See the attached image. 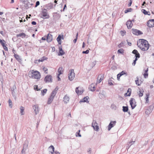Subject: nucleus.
Here are the masks:
<instances>
[{
    "label": "nucleus",
    "instance_id": "f257e3e1",
    "mask_svg": "<svg viewBox=\"0 0 154 154\" xmlns=\"http://www.w3.org/2000/svg\"><path fill=\"white\" fill-rule=\"evenodd\" d=\"M137 45L140 49L143 51L147 50L149 48V45L146 40L143 39H140Z\"/></svg>",
    "mask_w": 154,
    "mask_h": 154
},
{
    "label": "nucleus",
    "instance_id": "f03ea898",
    "mask_svg": "<svg viewBox=\"0 0 154 154\" xmlns=\"http://www.w3.org/2000/svg\"><path fill=\"white\" fill-rule=\"evenodd\" d=\"M29 76L32 79H39L40 78L41 75L39 72L34 70L30 71L29 73Z\"/></svg>",
    "mask_w": 154,
    "mask_h": 154
},
{
    "label": "nucleus",
    "instance_id": "7ed1b4c3",
    "mask_svg": "<svg viewBox=\"0 0 154 154\" xmlns=\"http://www.w3.org/2000/svg\"><path fill=\"white\" fill-rule=\"evenodd\" d=\"M69 73L68 74V79L71 81L73 80L75 77V73L73 69H71L69 71Z\"/></svg>",
    "mask_w": 154,
    "mask_h": 154
},
{
    "label": "nucleus",
    "instance_id": "20e7f679",
    "mask_svg": "<svg viewBox=\"0 0 154 154\" xmlns=\"http://www.w3.org/2000/svg\"><path fill=\"white\" fill-rule=\"evenodd\" d=\"M129 102L132 109H134L137 106L135 100L134 98H131L130 99Z\"/></svg>",
    "mask_w": 154,
    "mask_h": 154
},
{
    "label": "nucleus",
    "instance_id": "39448f33",
    "mask_svg": "<svg viewBox=\"0 0 154 154\" xmlns=\"http://www.w3.org/2000/svg\"><path fill=\"white\" fill-rule=\"evenodd\" d=\"M42 15L45 18L44 19H48L50 17L49 15L48 14L47 10L45 8L43 9L42 11Z\"/></svg>",
    "mask_w": 154,
    "mask_h": 154
},
{
    "label": "nucleus",
    "instance_id": "423d86ee",
    "mask_svg": "<svg viewBox=\"0 0 154 154\" xmlns=\"http://www.w3.org/2000/svg\"><path fill=\"white\" fill-rule=\"evenodd\" d=\"M132 33L133 34L137 35H138L143 34V33L141 31L137 29L133 28L132 29Z\"/></svg>",
    "mask_w": 154,
    "mask_h": 154
},
{
    "label": "nucleus",
    "instance_id": "0eeeda50",
    "mask_svg": "<svg viewBox=\"0 0 154 154\" xmlns=\"http://www.w3.org/2000/svg\"><path fill=\"white\" fill-rule=\"evenodd\" d=\"M52 77L51 75H48L45 76L44 79V81L46 82H52Z\"/></svg>",
    "mask_w": 154,
    "mask_h": 154
},
{
    "label": "nucleus",
    "instance_id": "6e6552de",
    "mask_svg": "<svg viewBox=\"0 0 154 154\" xmlns=\"http://www.w3.org/2000/svg\"><path fill=\"white\" fill-rule=\"evenodd\" d=\"M52 149L51 151H49V154H60V153L56 151H54V146L51 145L49 148V149Z\"/></svg>",
    "mask_w": 154,
    "mask_h": 154
},
{
    "label": "nucleus",
    "instance_id": "1a4fd4ad",
    "mask_svg": "<svg viewBox=\"0 0 154 154\" xmlns=\"http://www.w3.org/2000/svg\"><path fill=\"white\" fill-rule=\"evenodd\" d=\"M53 38L52 35L50 33H48L46 36V41L47 42L49 43L52 41Z\"/></svg>",
    "mask_w": 154,
    "mask_h": 154
},
{
    "label": "nucleus",
    "instance_id": "9d476101",
    "mask_svg": "<svg viewBox=\"0 0 154 154\" xmlns=\"http://www.w3.org/2000/svg\"><path fill=\"white\" fill-rule=\"evenodd\" d=\"M127 75V73L125 72V71H123L119 73L117 75V79L118 80H119L120 78L122 75Z\"/></svg>",
    "mask_w": 154,
    "mask_h": 154
},
{
    "label": "nucleus",
    "instance_id": "9b49d317",
    "mask_svg": "<svg viewBox=\"0 0 154 154\" xmlns=\"http://www.w3.org/2000/svg\"><path fill=\"white\" fill-rule=\"evenodd\" d=\"M116 121L111 122L108 125V130L109 131L114 126V125L116 124Z\"/></svg>",
    "mask_w": 154,
    "mask_h": 154
},
{
    "label": "nucleus",
    "instance_id": "f8f14e48",
    "mask_svg": "<svg viewBox=\"0 0 154 154\" xmlns=\"http://www.w3.org/2000/svg\"><path fill=\"white\" fill-rule=\"evenodd\" d=\"M126 25L127 26L128 28L130 29L131 28L133 24L132 23V21H131V20H129L127 22Z\"/></svg>",
    "mask_w": 154,
    "mask_h": 154
},
{
    "label": "nucleus",
    "instance_id": "ddd939ff",
    "mask_svg": "<svg viewBox=\"0 0 154 154\" xmlns=\"http://www.w3.org/2000/svg\"><path fill=\"white\" fill-rule=\"evenodd\" d=\"M14 57L20 63H21L22 59L18 54H15L14 55Z\"/></svg>",
    "mask_w": 154,
    "mask_h": 154
},
{
    "label": "nucleus",
    "instance_id": "4468645a",
    "mask_svg": "<svg viewBox=\"0 0 154 154\" xmlns=\"http://www.w3.org/2000/svg\"><path fill=\"white\" fill-rule=\"evenodd\" d=\"M89 98L88 96L85 97L83 99L80 100L79 103H81V102H86L87 103H88L89 101H88V99Z\"/></svg>",
    "mask_w": 154,
    "mask_h": 154
},
{
    "label": "nucleus",
    "instance_id": "2eb2a0df",
    "mask_svg": "<svg viewBox=\"0 0 154 154\" xmlns=\"http://www.w3.org/2000/svg\"><path fill=\"white\" fill-rule=\"evenodd\" d=\"M11 89L12 91V94L13 96H14L15 94V91H16V87L15 85H14L11 88Z\"/></svg>",
    "mask_w": 154,
    "mask_h": 154
},
{
    "label": "nucleus",
    "instance_id": "dca6fc26",
    "mask_svg": "<svg viewBox=\"0 0 154 154\" xmlns=\"http://www.w3.org/2000/svg\"><path fill=\"white\" fill-rule=\"evenodd\" d=\"M59 52L58 54V55L59 56H62L65 54V52L62 49L61 46L59 47Z\"/></svg>",
    "mask_w": 154,
    "mask_h": 154
},
{
    "label": "nucleus",
    "instance_id": "f3484780",
    "mask_svg": "<svg viewBox=\"0 0 154 154\" xmlns=\"http://www.w3.org/2000/svg\"><path fill=\"white\" fill-rule=\"evenodd\" d=\"M33 109H34V111L35 112V114H37L39 112V109L38 106L37 105H34L33 106Z\"/></svg>",
    "mask_w": 154,
    "mask_h": 154
},
{
    "label": "nucleus",
    "instance_id": "a211bd4d",
    "mask_svg": "<svg viewBox=\"0 0 154 154\" xmlns=\"http://www.w3.org/2000/svg\"><path fill=\"white\" fill-rule=\"evenodd\" d=\"M58 89V88H57V87H56L51 92L50 96H53L54 97L57 92V91Z\"/></svg>",
    "mask_w": 154,
    "mask_h": 154
},
{
    "label": "nucleus",
    "instance_id": "6ab92c4d",
    "mask_svg": "<svg viewBox=\"0 0 154 154\" xmlns=\"http://www.w3.org/2000/svg\"><path fill=\"white\" fill-rule=\"evenodd\" d=\"M26 34L25 33L23 32L20 33L19 34L16 35V37L17 38L19 37H20L22 38H24L26 37Z\"/></svg>",
    "mask_w": 154,
    "mask_h": 154
},
{
    "label": "nucleus",
    "instance_id": "aec40b11",
    "mask_svg": "<svg viewBox=\"0 0 154 154\" xmlns=\"http://www.w3.org/2000/svg\"><path fill=\"white\" fill-rule=\"evenodd\" d=\"M135 142V141H131L128 142L127 146H126V149H128Z\"/></svg>",
    "mask_w": 154,
    "mask_h": 154
},
{
    "label": "nucleus",
    "instance_id": "412c9836",
    "mask_svg": "<svg viewBox=\"0 0 154 154\" xmlns=\"http://www.w3.org/2000/svg\"><path fill=\"white\" fill-rule=\"evenodd\" d=\"M95 85L94 84H91L89 86V88L90 89L91 91H95Z\"/></svg>",
    "mask_w": 154,
    "mask_h": 154
},
{
    "label": "nucleus",
    "instance_id": "4be33fe9",
    "mask_svg": "<svg viewBox=\"0 0 154 154\" xmlns=\"http://www.w3.org/2000/svg\"><path fill=\"white\" fill-rule=\"evenodd\" d=\"M28 141L27 140H26L24 142L23 148L24 150H26L28 146Z\"/></svg>",
    "mask_w": 154,
    "mask_h": 154
},
{
    "label": "nucleus",
    "instance_id": "5701e85b",
    "mask_svg": "<svg viewBox=\"0 0 154 154\" xmlns=\"http://www.w3.org/2000/svg\"><path fill=\"white\" fill-rule=\"evenodd\" d=\"M69 98L67 95H65L63 97V101L66 103H67L69 101Z\"/></svg>",
    "mask_w": 154,
    "mask_h": 154
},
{
    "label": "nucleus",
    "instance_id": "b1692460",
    "mask_svg": "<svg viewBox=\"0 0 154 154\" xmlns=\"http://www.w3.org/2000/svg\"><path fill=\"white\" fill-rule=\"evenodd\" d=\"M46 7L48 9H51L53 7V4L51 3H49L46 5Z\"/></svg>",
    "mask_w": 154,
    "mask_h": 154
},
{
    "label": "nucleus",
    "instance_id": "393cba45",
    "mask_svg": "<svg viewBox=\"0 0 154 154\" xmlns=\"http://www.w3.org/2000/svg\"><path fill=\"white\" fill-rule=\"evenodd\" d=\"M149 21H148L147 23V25L149 27H152L154 26V23L151 22L149 23Z\"/></svg>",
    "mask_w": 154,
    "mask_h": 154
},
{
    "label": "nucleus",
    "instance_id": "a878e982",
    "mask_svg": "<svg viewBox=\"0 0 154 154\" xmlns=\"http://www.w3.org/2000/svg\"><path fill=\"white\" fill-rule=\"evenodd\" d=\"M128 106H123L122 111L124 112H128Z\"/></svg>",
    "mask_w": 154,
    "mask_h": 154
},
{
    "label": "nucleus",
    "instance_id": "bb28decb",
    "mask_svg": "<svg viewBox=\"0 0 154 154\" xmlns=\"http://www.w3.org/2000/svg\"><path fill=\"white\" fill-rule=\"evenodd\" d=\"M54 98V97L53 96H50V97L48 98V100L47 102V104H51Z\"/></svg>",
    "mask_w": 154,
    "mask_h": 154
},
{
    "label": "nucleus",
    "instance_id": "cd10ccee",
    "mask_svg": "<svg viewBox=\"0 0 154 154\" xmlns=\"http://www.w3.org/2000/svg\"><path fill=\"white\" fill-rule=\"evenodd\" d=\"M61 35H59L58 37L57 38V40L58 42V43L59 45H61Z\"/></svg>",
    "mask_w": 154,
    "mask_h": 154
},
{
    "label": "nucleus",
    "instance_id": "c85d7f7f",
    "mask_svg": "<svg viewBox=\"0 0 154 154\" xmlns=\"http://www.w3.org/2000/svg\"><path fill=\"white\" fill-rule=\"evenodd\" d=\"M58 73H59L58 74V76H60V75L62 74L63 73V68L62 67H59V69L58 70Z\"/></svg>",
    "mask_w": 154,
    "mask_h": 154
},
{
    "label": "nucleus",
    "instance_id": "c756f323",
    "mask_svg": "<svg viewBox=\"0 0 154 154\" xmlns=\"http://www.w3.org/2000/svg\"><path fill=\"white\" fill-rule=\"evenodd\" d=\"M142 12L145 14L147 15H150V14L149 11H147L146 10L143 9L142 10Z\"/></svg>",
    "mask_w": 154,
    "mask_h": 154
},
{
    "label": "nucleus",
    "instance_id": "7c9ffc66",
    "mask_svg": "<svg viewBox=\"0 0 154 154\" xmlns=\"http://www.w3.org/2000/svg\"><path fill=\"white\" fill-rule=\"evenodd\" d=\"M152 111L150 109L148 108L145 111V113L147 115H149L152 112Z\"/></svg>",
    "mask_w": 154,
    "mask_h": 154
},
{
    "label": "nucleus",
    "instance_id": "2f4dec72",
    "mask_svg": "<svg viewBox=\"0 0 154 154\" xmlns=\"http://www.w3.org/2000/svg\"><path fill=\"white\" fill-rule=\"evenodd\" d=\"M113 82H114L111 79H109L108 81V84L109 85H113Z\"/></svg>",
    "mask_w": 154,
    "mask_h": 154
},
{
    "label": "nucleus",
    "instance_id": "473e14b6",
    "mask_svg": "<svg viewBox=\"0 0 154 154\" xmlns=\"http://www.w3.org/2000/svg\"><path fill=\"white\" fill-rule=\"evenodd\" d=\"M93 128L94 130H95L96 131H98L99 128V127L98 125V124H96V125L95 126H93Z\"/></svg>",
    "mask_w": 154,
    "mask_h": 154
},
{
    "label": "nucleus",
    "instance_id": "72a5a7b5",
    "mask_svg": "<svg viewBox=\"0 0 154 154\" xmlns=\"http://www.w3.org/2000/svg\"><path fill=\"white\" fill-rule=\"evenodd\" d=\"M48 58L45 56L42 57L41 58L38 60L39 62H43L45 60H47Z\"/></svg>",
    "mask_w": 154,
    "mask_h": 154
},
{
    "label": "nucleus",
    "instance_id": "f704fd0d",
    "mask_svg": "<svg viewBox=\"0 0 154 154\" xmlns=\"http://www.w3.org/2000/svg\"><path fill=\"white\" fill-rule=\"evenodd\" d=\"M104 76V75H102L101 76V77H100V79H99V81H98L97 80V82L98 83H100L101 82V81L103 80ZM98 79H97V80H98Z\"/></svg>",
    "mask_w": 154,
    "mask_h": 154
},
{
    "label": "nucleus",
    "instance_id": "c9c22d12",
    "mask_svg": "<svg viewBox=\"0 0 154 154\" xmlns=\"http://www.w3.org/2000/svg\"><path fill=\"white\" fill-rule=\"evenodd\" d=\"M117 53L121 54H123L124 53V50L122 48L119 49L118 50Z\"/></svg>",
    "mask_w": 154,
    "mask_h": 154
},
{
    "label": "nucleus",
    "instance_id": "e433bc0d",
    "mask_svg": "<svg viewBox=\"0 0 154 154\" xmlns=\"http://www.w3.org/2000/svg\"><path fill=\"white\" fill-rule=\"evenodd\" d=\"M20 109L21 115H24V113H23V112L24 109V108L23 106H21L20 108Z\"/></svg>",
    "mask_w": 154,
    "mask_h": 154
},
{
    "label": "nucleus",
    "instance_id": "4c0bfd02",
    "mask_svg": "<svg viewBox=\"0 0 154 154\" xmlns=\"http://www.w3.org/2000/svg\"><path fill=\"white\" fill-rule=\"evenodd\" d=\"M149 93L146 94L145 99H146V102L147 103L149 101Z\"/></svg>",
    "mask_w": 154,
    "mask_h": 154
},
{
    "label": "nucleus",
    "instance_id": "58836bf2",
    "mask_svg": "<svg viewBox=\"0 0 154 154\" xmlns=\"http://www.w3.org/2000/svg\"><path fill=\"white\" fill-rule=\"evenodd\" d=\"M47 91V89H45L41 91V94L43 96H44L45 94H46Z\"/></svg>",
    "mask_w": 154,
    "mask_h": 154
},
{
    "label": "nucleus",
    "instance_id": "ea45409f",
    "mask_svg": "<svg viewBox=\"0 0 154 154\" xmlns=\"http://www.w3.org/2000/svg\"><path fill=\"white\" fill-rule=\"evenodd\" d=\"M111 109L116 110V105L114 104H112L110 107Z\"/></svg>",
    "mask_w": 154,
    "mask_h": 154
},
{
    "label": "nucleus",
    "instance_id": "a19ab883",
    "mask_svg": "<svg viewBox=\"0 0 154 154\" xmlns=\"http://www.w3.org/2000/svg\"><path fill=\"white\" fill-rule=\"evenodd\" d=\"M131 88H128L127 92L128 93V95L127 96H130L131 94Z\"/></svg>",
    "mask_w": 154,
    "mask_h": 154
},
{
    "label": "nucleus",
    "instance_id": "79ce46f5",
    "mask_svg": "<svg viewBox=\"0 0 154 154\" xmlns=\"http://www.w3.org/2000/svg\"><path fill=\"white\" fill-rule=\"evenodd\" d=\"M136 79L137 80L135 81V83L137 85L139 86L140 85V84L139 83L138 77H136Z\"/></svg>",
    "mask_w": 154,
    "mask_h": 154
},
{
    "label": "nucleus",
    "instance_id": "37998d69",
    "mask_svg": "<svg viewBox=\"0 0 154 154\" xmlns=\"http://www.w3.org/2000/svg\"><path fill=\"white\" fill-rule=\"evenodd\" d=\"M5 41L4 40L0 39V43L2 46H4L5 45Z\"/></svg>",
    "mask_w": 154,
    "mask_h": 154
},
{
    "label": "nucleus",
    "instance_id": "c03bdc74",
    "mask_svg": "<svg viewBox=\"0 0 154 154\" xmlns=\"http://www.w3.org/2000/svg\"><path fill=\"white\" fill-rule=\"evenodd\" d=\"M132 9L131 8H128L125 11V13H127L128 12H131Z\"/></svg>",
    "mask_w": 154,
    "mask_h": 154
},
{
    "label": "nucleus",
    "instance_id": "a18cd8bd",
    "mask_svg": "<svg viewBox=\"0 0 154 154\" xmlns=\"http://www.w3.org/2000/svg\"><path fill=\"white\" fill-rule=\"evenodd\" d=\"M80 130H79L78 132H77L76 133V137H81V135L80 134Z\"/></svg>",
    "mask_w": 154,
    "mask_h": 154
},
{
    "label": "nucleus",
    "instance_id": "49530a36",
    "mask_svg": "<svg viewBox=\"0 0 154 154\" xmlns=\"http://www.w3.org/2000/svg\"><path fill=\"white\" fill-rule=\"evenodd\" d=\"M97 123L96 121L95 120H93L92 123V126L93 127V126H95L97 124Z\"/></svg>",
    "mask_w": 154,
    "mask_h": 154
},
{
    "label": "nucleus",
    "instance_id": "de8ad7c7",
    "mask_svg": "<svg viewBox=\"0 0 154 154\" xmlns=\"http://www.w3.org/2000/svg\"><path fill=\"white\" fill-rule=\"evenodd\" d=\"M8 103H9V106L11 107V108L12 107V101L11 100H10V99H9L8 100Z\"/></svg>",
    "mask_w": 154,
    "mask_h": 154
},
{
    "label": "nucleus",
    "instance_id": "09e8293b",
    "mask_svg": "<svg viewBox=\"0 0 154 154\" xmlns=\"http://www.w3.org/2000/svg\"><path fill=\"white\" fill-rule=\"evenodd\" d=\"M78 33H77L76 35V38L73 41V42L75 43L77 41V38H78Z\"/></svg>",
    "mask_w": 154,
    "mask_h": 154
},
{
    "label": "nucleus",
    "instance_id": "8fccbe9b",
    "mask_svg": "<svg viewBox=\"0 0 154 154\" xmlns=\"http://www.w3.org/2000/svg\"><path fill=\"white\" fill-rule=\"evenodd\" d=\"M154 107V104H152L150 106H149L148 108L150 109H151L152 111Z\"/></svg>",
    "mask_w": 154,
    "mask_h": 154
},
{
    "label": "nucleus",
    "instance_id": "3c124183",
    "mask_svg": "<svg viewBox=\"0 0 154 154\" xmlns=\"http://www.w3.org/2000/svg\"><path fill=\"white\" fill-rule=\"evenodd\" d=\"M34 88L35 90H36L37 91H39L40 90V89H38V85H34Z\"/></svg>",
    "mask_w": 154,
    "mask_h": 154
},
{
    "label": "nucleus",
    "instance_id": "603ef678",
    "mask_svg": "<svg viewBox=\"0 0 154 154\" xmlns=\"http://www.w3.org/2000/svg\"><path fill=\"white\" fill-rule=\"evenodd\" d=\"M23 3L24 4H26V5L27 6H28V3H27L28 1L26 0H24L23 1H22Z\"/></svg>",
    "mask_w": 154,
    "mask_h": 154
},
{
    "label": "nucleus",
    "instance_id": "864d4df0",
    "mask_svg": "<svg viewBox=\"0 0 154 154\" xmlns=\"http://www.w3.org/2000/svg\"><path fill=\"white\" fill-rule=\"evenodd\" d=\"M138 53V51H137V50H136V49L134 50L132 52V53H133V54H137Z\"/></svg>",
    "mask_w": 154,
    "mask_h": 154
},
{
    "label": "nucleus",
    "instance_id": "5fc2aeb1",
    "mask_svg": "<svg viewBox=\"0 0 154 154\" xmlns=\"http://www.w3.org/2000/svg\"><path fill=\"white\" fill-rule=\"evenodd\" d=\"M78 88H79L77 87L75 89V92L77 94H80L81 93V92H79V91L78 90Z\"/></svg>",
    "mask_w": 154,
    "mask_h": 154
},
{
    "label": "nucleus",
    "instance_id": "6e6d98bb",
    "mask_svg": "<svg viewBox=\"0 0 154 154\" xmlns=\"http://www.w3.org/2000/svg\"><path fill=\"white\" fill-rule=\"evenodd\" d=\"M135 55V57L140 58V55L139 53H138L136 54H134Z\"/></svg>",
    "mask_w": 154,
    "mask_h": 154
},
{
    "label": "nucleus",
    "instance_id": "4d7b16f0",
    "mask_svg": "<svg viewBox=\"0 0 154 154\" xmlns=\"http://www.w3.org/2000/svg\"><path fill=\"white\" fill-rule=\"evenodd\" d=\"M40 4V2L39 1H37L36 2L35 5V7H37Z\"/></svg>",
    "mask_w": 154,
    "mask_h": 154
},
{
    "label": "nucleus",
    "instance_id": "13d9d810",
    "mask_svg": "<svg viewBox=\"0 0 154 154\" xmlns=\"http://www.w3.org/2000/svg\"><path fill=\"white\" fill-rule=\"evenodd\" d=\"M89 52V51L88 50H87L85 51H84L82 52L83 54H88Z\"/></svg>",
    "mask_w": 154,
    "mask_h": 154
},
{
    "label": "nucleus",
    "instance_id": "bf43d9fd",
    "mask_svg": "<svg viewBox=\"0 0 154 154\" xmlns=\"http://www.w3.org/2000/svg\"><path fill=\"white\" fill-rule=\"evenodd\" d=\"M148 73H144L143 74L144 77V78H146L148 76Z\"/></svg>",
    "mask_w": 154,
    "mask_h": 154
},
{
    "label": "nucleus",
    "instance_id": "052dcab7",
    "mask_svg": "<svg viewBox=\"0 0 154 154\" xmlns=\"http://www.w3.org/2000/svg\"><path fill=\"white\" fill-rule=\"evenodd\" d=\"M96 64V61H94V62H93L91 64V66H92V67H93Z\"/></svg>",
    "mask_w": 154,
    "mask_h": 154
},
{
    "label": "nucleus",
    "instance_id": "680f3d73",
    "mask_svg": "<svg viewBox=\"0 0 154 154\" xmlns=\"http://www.w3.org/2000/svg\"><path fill=\"white\" fill-rule=\"evenodd\" d=\"M66 8H67L66 5V4H65L64 5V8H63V10H61V11H64L65 9H66Z\"/></svg>",
    "mask_w": 154,
    "mask_h": 154
},
{
    "label": "nucleus",
    "instance_id": "e2e57ef3",
    "mask_svg": "<svg viewBox=\"0 0 154 154\" xmlns=\"http://www.w3.org/2000/svg\"><path fill=\"white\" fill-rule=\"evenodd\" d=\"M140 93L139 94V95L140 97H142L143 95V94L142 92V91L140 90Z\"/></svg>",
    "mask_w": 154,
    "mask_h": 154
},
{
    "label": "nucleus",
    "instance_id": "0e129e2a",
    "mask_svg": "<svg viewBox=\"0 0 154 154\" xmlns=\"http://www.w3.org/2000/svg\"><path fill=\"white\" fill-rule=\"evenodd\" d=\"M122 32L121 35L122 36H123L126 33V32L125 30L124 31H121Z\"/></svg>",
    "mask_w": 154,
    "mask_h": 154
},
{
    "label": "nucleus",
    "instance_id": "69168bd1",
    "mask_svg": "<svg viewBox=\"0 0 154 154\" xmlns=\"http://www.w3.org/2000/svg\"><path fill=\"white\" fill-rule=\"evenodd\" d=\"M56 16L57 17V18H58V19H59L61 17V15L59 14H57Z\"/></svg>",
    "mask_w": 154,
    "mask_h": 154
},
{
    "label": "nucleus",
    "instance_id": "338daca9",
    "mask_svg": "<svg viewBox=\"0 0 154 154\" xmlns=\"http://www.w3.org/2000/svg\"><path fill=\"white\" fill-rule=\"evenodd\" d=\"M3 48L5 51H8V49L7 47L6 46H5V45H4V46H3Z\"/></svg>",
    "mask_w": 154,
    "mask_h": 154
},
{
    "label": "nucleus",
    "instance_id": "774afa93",
    "mask_svg": "<svg viewBox=\"0 0 154 154\" xmlns=\"http://www.w3.org/2000/svg\"><path fill=\"white\" fill-rule=\"evenodd\" d=\"M25 150H24V149H23L21 154H25Z\"/></svg>",
    "mask_w": 154,
    "mask_h": 154
}]
</instances>
